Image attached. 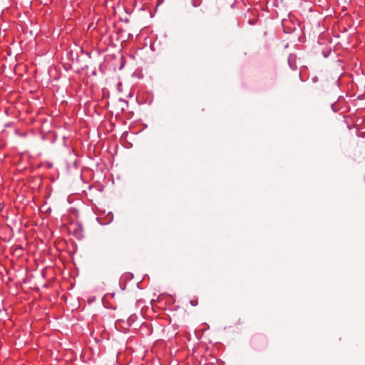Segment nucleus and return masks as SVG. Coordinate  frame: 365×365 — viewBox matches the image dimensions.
Here are the masks:
<instances>
[{
	"instance_id": "1",
	"label": "nucleus",
	"mask_w": 365,
	"mask_h": 365,
	"mask_svg": "<svg viewBox=\"0 0 365 365\" xmlns=\"http://www.w3.org/2000/svg\"><path fill=\"white\" fill-rule=\"evenodd\" d=\"M83 230H82V228L81 227H79L78 229H76L74 231H73V235L78 237V238H81L83 237Z\"/></svg>"
},
{
	"instance_id": "2",
	"label": "nucleus",
	"mask_w": 365,
	"mask_h": 365,
	"mask_svg": "<svg viewBox=\"0 0 365 365\" xmlns=\"http://www.w3.org/2000/svg\"><path fill=\"white\" fill-rule=\"evenodd\" d=\"M190 304H191L192 306L195 307V306H197V304H198V301H197V299H194L190 300Z\"/></svg>"
},
{
	"instance_id": "3",
	"label": "nucleus",
	"mask_w": 365,
	"mask_h": 365,
	"mask_svg": "<svg viewBox=\"0 0 365 365\" xmlns=\"http://www.w3.org/2000/svg\"><path fill=\"white\" fill-rule=\"evenodd\" d=\"M312 81L313 83H316L318 81V77L317 76H314L312 78Z\"/></svg>"
},
{
	"instance_id": "4",
	"label": "nucleus",
	"mask_w": 365,
	"mask_h": 365,
	"mask_svg": "<svg viewBox=\"0 0 365 365\" xmlns=\"http://www.w3.org/2000/svg\"><path fill=\"white\" fill-rule=\"evenodd\" d=\"M192 5H193V6H198V4H195L194 0H192Z\"/></svg>"
}]
</instances>
